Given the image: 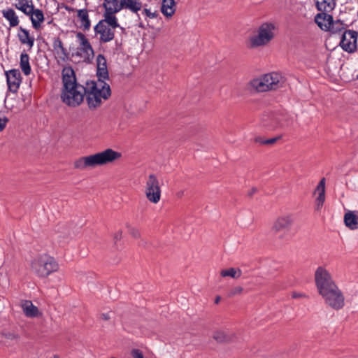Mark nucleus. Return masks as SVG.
Returning a JSON list of instances; mask_svg holds the SVG:
<instances>
[{"label":"nucleus","instance_id":"45","mask_svg":"<svg viewBox=\"0 0 358 358\" xmlns=\"http://www.w3.org/2000/svg\"><path fill=\"white\" fill-rule=\"evenodd\" d=\"M122 238V231H118L117 232H116L114 235V240L115 241H118V240H120Z\"/></svg>","mask_w":358,"mask_h":358},{"label":"nucleus","instance_id":"47","mask_svg":"<svg viewBox=\"0 0 358 358\" xmlns=\"http://www.w3.org/2000/svg\"><path fill=\"white\" fill-rule=\"evenodd\" d=\"M257 192V189L256 187H252L249 192L248 195L250 196H252L254 194H255Z\"/></svg>","mask_w":358,"mask_h":358},{"label":"nucleus","instance_id":"3","mask_svg":"<svg viewBox=\"0 0 358 358\" xmlns=\"http://www.w3.org/2000/svg\"><path fill=\"white\" fill-rule=\"evenodd\" d=\"M283 81V77L278 72H271L251 80L247 85L251 92H264L277 89Z\"/></svg>","mask_w":358,"mask_h":358},{"label":"nucleus","instance_id":"2","mask_svg":"<svg viewBox=\"0 0 358 358\" xmlns=\"http://www.w3.org/2000/svg\"><path fill=\"white\" fill-rule=\"evenodd\" d=\"M121 153L110 148L94 155L82 157L74 162V168L85 170L87 168H93L96 166L107 164L121 157Z\"/></svg>","mask_w":358,"mask_h":358},{"label":"nucleus","instance_id":"41","mask_svg":"<svg viewBox=\"0 0 358 358\" xmlns=\"http://www.w3.org/2000/svg\"><path fill=\"white\" fill-rule=\"evenodd\" d=\"M127 227L129 229V234L134 238H138L140 236V232L139 231L134 227H131L129 225H127Z\"/></svg>","mask_w":358,"mask_h":358},{"label":"nucleus","instance_id":"21","mask_svg":"<svg viewBox=\"0 0 358 358\" xmlns=\"http://www.w3.org/2000/svg\"><path fill=\"white\" fill-rule=\"evenodd\" d=\"M317 190L318 191V196L315 199V209L316 210H320L322 207L324 202L325 201V180L322 178L317 187Z\"/></svg>","mask_w":358,"mask_h":358},{"label":"nucleus","instance_id":"12","mask_svg":"<svg viewBox=\"0 0 358 358\" xmlns=\"http://www.w3.org/2000/svg\"><path fill=\"white\" fill-rule=\"evenodd\" d=\"M87 89L96 92V96H99L103 101L108 99L111 95V90L110 86L101 85L99 86L95 83L94 80H87L85 83Z\"/></svg>","mask_w":358,"mask_h":358},{"label":"nucleus","instance_id":"9","mask_svg":"<svg viewBox=\"0 0 358 358\" xmlns=\"http://www.w3.org/2000/svg\"><path fill=\"white\" fill-rule=\"evenodd\" d=\"M357 31L354 30H345L342 34L339 45L344 51L349 53L354 52L357 47Z\"/></svg>","mask_w":358,"mask_h":358},{"label":"nucleus","instance_id":"49","mask_svg":"<svg viewBox=\"0 0 358 358\" xmlns=\"http://www.w3.org/2000/svg\"><path fill=\"white\" fill-rule=\"evenodd\" d=\"M220 301V296H217L216 299H215V303H218Z\"/></svg>","mask_w":358,"mask_h":358},{"label":"nucleus","instance_id":"22","mask_svg":"<svg viewBox=\"0 0 358 358\" xmlns=\"http://www.w3.org/2000/svg\"><path fill=\"white\" fill-rule=\"evenodd\" d=\"M122 10L126 9L131 13H138L142 9L141 0H121Z\"/></svg>","mask_w":358,"mask_h":358},{"label":"nucleus","instance_id":"34","mask_svg":"<svg viewBox=\"0 0 358 358\" xmlns=\"http://www.w3.org/2000/svg\"><path fill=\"white\" fill-rule=\"evenodd\" d=\"M241 274L242 271L241 269H236L234 268L222 270L220 272V275L222 277H231L235 279L240 278Z\"/></svg>","mask_w":358,"mask_h":358},{"label":"nucleus","instance_id":"40","mask_svg":"<svg viewBox=\"0 0 358 358\" xmlns=\"http://www.w3.org/2000/svg\"><path fill=\"white\" fill-rule=\"evenodd\" d=\"M243 288L240 286L233 288L229 293V296H234L236 294H239L242 292Z\"/></svg>","mask_w":358,"mask_h":358},{"label":"nucleus","instance_id":"50","mask_svg":"<svg viewBox=\"0 0 358 358\" xmlns=\"http://www.w3.org/2000/svg\"><path fill=\"white\" fill-rule=\"evenodd\" d=\"M54 358H59V357L57 355H55Z\"/></svg>","mask_w":358,"mask_h":358},{"label":"nucleus","instance_id":"25","mask_svg":"<svg viewBox=\"0 0 358 358\" xmlns=\"http://www.w3.org/2000/svg\"><path fill=\"white\" fill-rule=\"evenodd\" d=\"M234 337V334L229 331L218 330L213 334V338L219 343L229 342L232 341Z\"/></svg>","mask_w":358,"mask_h":358},{"label":"nucleus","instance_id":"17","mask_svg":"<svg viewBox=\"0 0 358 358\" xmlns=\"http://www.w3.org/2000/svg\"><path fill=\"white\" fill-rule=\"evenodd\" d=\"M31 13L27 15V16L30 17V20L32 24V27L38 30L41 27V23L44 21V15L41 10L38 8H34L33 7L32 10L30 12Z\"/></svg>","mask_w":358,"mask_h":358},{"label":"nucleus","instance_id":"5","mask_svg":"<svg viewBox=\"0 0 358 358\" xmlns=\"http://www.w3.org/2000/svg\"><path fill=\"white\" fill-rule=\"evenodd\" d=\"M275 26L271 22L262 24L257 30V34L250 38L251 48H257L268 44L274 37Z\"/></svg>","mask_w":358,"mask_h":358},{"label":"nucleus","instance_id":"51","mask_svg":"<svg viewBox=\"0 0 358 358\" xmlns=\"http://www.w3.org/2000/svg\"><path fill=\"white\" fill-rule=\"evenodd\" d=\"M357 79H358V75L357 76Z\"/></svg>","mask_w":358,"mask_h":358},{"label":"nucleus","instance_id":"44","mask_svg":"<svg viewBox=\"0 0 358 358\" xmlns=\"http://www.w3.org/2000/svg\"><path fill=\"white\" fill-rule=\"evenodd\" d=\"M293 299H297L300 297H306V296L302 293L294 292L292 295Z\"/></svg>","mask_w":358,"mask_h":358},{"label":"nucleus","instance_id":"23","mask_svg":"<svg viewBox=\"0 0 358 358\" xmlns=\"http://www.w3.org/2000/svg\"><path fill=\"white\" fill-rule=\"evenodd\" d=\"M104 13H117L122 10L121 0H104Z\"/></svg>","mask_w":358,"mask_h":358},{"label":"nucleus","instance_id":"36","mask_svg":"<svg viewBox=\"0 0 358 358\" xmlns=\"http://www.w3.org/2000/svg\"><path fill=\"white\" fill-rule=\"evenodd\" d=\"M141 15L143 16L149 17L150 19H154V18H156L157 17V11H155H155H152L150 9H148V8H144L141 11Z\"/></svg>","mask_w":358,"mask_h":358},{"label":"nucleus","instance_id":"10","mask_svg":"<svg viewBox=\"0 0 358 358\" xmlns=\"http://www.w3.org/2000/svg\"><path fill=\"white\" fill-rule=\"evenodd\" d=\"M5 75L8 90L13 93L17 92L22 83L20 69H10L5 71Z\"/></svg>","mask_w":358,"mask_h":358},{"label":"nucleus","instance_id":"8","mask_svg":"<svg viewBox=\"0 0 358 358\" xmlns=\"http://www.w3.org/2000/svg\"><path fill=\"white\" fill-rule=\"evenodd\" d=\"M145 194L147 199L153 203H157L160 200L161 189L159 180L154 174H150L146 181Z\"/></svg>","mask_w":358,"mask_h":358},{"label":"nucleus","instance_id":"13","mask_svg":"<svg viewBox=\"0 0 358 358\" xmlns=\"http://www.w3.org/2000/svg\"><path fill=\"white\" fill-rule=\"evenodd\" d=\"M329 12H322L315 17V21L321 29L324 31L331 30L333 24V17L328 14Z\"/></svg>","mask_w":358,"mask_h":358},{"label":"nucleus","instance_id":"20","mask_svg":"<svg viewBox=\"0 0 358 358\" xmlns=\"http://www.w3.org/2000/svg\"><path fill=\"white\" fill-rule=\"evenodd\" d=\"M3 17L8 22L10 27H17L20 23V20L15 11L10 8H7L1 10Z\"/></svg>","mask_w":358,"mask_h":358},{"label":"nucleus","instance_id":"42","mask_svg":"<svg viewBox=\"0 0 358 358\" xmlns=\"http://www.w3.org/2000/svg\"><path fill=\"white\" fill-rule=\"evenodd\" d=\"M131 354L134 358H144L142 352L138 349H133Z\"/></svg>","mask_w":358,"mask_h":358},{"label":"nucleus","instance_id":"33","mask_svg":"<svg viewBox=\"0 0 358 358\" xmlns=\"http://www.w3.org/2000/svg\"><path fill=\"white\" fill-rule=\"evenodd\" d=\"M14 6L19 10L22 11L26 15L30 14L34 5L29 4V0H16Z\"/></svg>","mask_w":358,"mask_h":358},{"label":"nucleus","instance_id":"43","mask_svg":"<svg viewBox=\"0 0 358 358\" xmlns=\"http://www.w3.org/2000/svg\"><path fill=\"white\" fill-rule=\"evenodd\" d=\"M8 122V119L6 117L3 118L0 117V131H3L6 127L7 122Z\"/></svg>","mask_w":358,"mask_h":358},{"label":"nucleus","instance_id":"48","mask_svg":"<svg viewBox=\"0 0 358 358\" xmlns=\"http://www.w3.org/2000/svg\"><path fill=\"white\" fill-rule=\"evenodd\" d=\"M22 70V71L24 72V73L27 76V75H29L31 73V69H21Z\"/></svg>","mask_w":358,"mask_h":358},{"label":"nucleus","instance_id":"18","mask_svg":"<svg viewBox=\"0 0 358 358\" xmlns=\"http://www.w3.org/2000/svg\"><path fill=\"white\" fill-rule=\"evenodd\" d=\"M293 223L292 216L290 215H283L278 217L273 224V229L278 231L284 229H289Z\"/></svg>","mask_w":358,"mask_h":358},{"label":"nucleus","instance_id":"29","mask_svg":"<svg viewBox=\"0 0 358 358\" xmlns=\"http://www.w3.org/2000/svg\"><path fill=\"white\" fill-rule=\"evenodd\" d=\"M344 222L345 225L350 229L355 230L358 229V215L354 212L349 211L344 215Z\"/></svg>","mask_w":358,"mask_h":358},{"label":"nucleus","instance_id":"4","mask_svg":"<svg viewBox=\"0 0 358 358\" xmlns=\"http://www.w3.org/2000/svg\"><path fill=\"white\" fill-rule=\"evenodd\" d=\"M59 268V264L55 259L44 254L35 258L31 262V269L39 278H46Z\"/></svg>","mask_w":358,"mask_h":358},{"label":"nucleus","instance_id":"31","mask_svg":"<svg viewBox=\"0 0 358 358\" xmlns=\"http://www.w3.org/2000/svg\"><path fill=\"white\" fill-rule=\"evenodd\" d=\"M77 16L80 22V27L86 31L90 28V20L89 19L88 12L86 9H80L78 10Z\"/></svg>","mask_w":358,"mask_h":358},{"label":"nucleus","instance_id":"6","mask_svg":"<svg viewBox=\"0 0 358 358\" xmlns=\"http://www.w3.org/2000/svg\"><path fill=\"white\" fill-rule=\"evenodd\" d=\"M315 282L320 295L332 288H336V286L329 271L322 266H319L316 269Z\"/></svg>","mask_w":358,"mask_h":358},{"label":"nucleus","instance_id":"32","mask_svg":"<svg viewBox=\"0 0 358 358\" xmlns=\"http://www.w3.org/2000/svg\"><path fill=\"white\" fill-rule=\"evenodd\" d=\"M97 81L95 83L99 85L110 86L106 82L109 80V73L108 69H96Z\"/></svg>","mask_w":358,"mask_h":358},{"label":"nucleus","instance_id":"46","mask_svg":"<svg viewBox=\"0 0 358 358\" xmlns=\"http://www.w3.org/2000/svg\"><path fill=\"white\" fill-rule=\"evenodd\" d=\"M101 318L103 320H108L110 318V315L109 313H102L101 315Z\"/></svg>","mask_w":358,"mask_h":358},{"label":"nucleus","instance_id":"37","mask_svg":"<svg viewBox=\"0 0 358 358\" xmlns=\"http://www.w3.org/2000/svg\"><path fill=\"white\" fill-rule=\"evenodd\" d=\"M29 59L27 54L22 53L20 55V67H30Z\"/></svg>","mask_w":358,"mask_h":358},{"label":"nucleus","instance_id":"24","mask_svg":"<svg viewBox=\"0 0 358 358\" xmlns=\"http://www.w3.org/2000/svg\"><path fill=\"white\" fill-rule=\"evenodd\" d=\"M322 71L319 73L322 76L327 77L330 80L336 82L340 78L342 80H345V78L341 77V71L343 69H321Z\"/></svg>","mask_w":358,"mask_h":358},{"label":"nucleus","instance_id":"39","mask_svg":"<svg viewBox=\"0 0 358 358\" xmlns=\"http://www.w3.org/2000/svg\"><path fill=\"white\" fill-rule=\"evenodd\" d=\"M2 336L9 340H17L19 338L18 334H16L13 332H3L2 333Z\"/></svg>","mask_w":358,"mask_h":358},{"label":"nucleus","instance_id":"38","mask_svg":"<svg viewBox=\"0 0 358 358\" xmlns=\"http://www.w3.org/2000/svg\"><path fill=\"white\" fill-rule=\"evenodd\" d=\"M96 67H106V59L103 55H99L96 57Z\"/></svg>","mask_w":358,"mask_h":358},{"label":"nucleus","instance_id":"14","mask_svg":"<svg viewBox=\"0 0 358 358\" xmlns=\"http://www.w3.org/2000/svg\"><path fill=\"white\" fill-rule=\"evenodd\" d=\"M53 50L58 60L65 61L69 56L67 50L64 48L63 43L59 37H55L53 39Z\"/></svg>","mask_w":358,"mask_h":358},{"label":"nucleus","instance_id":"27","mask_svg":"<svg viewBox=\"0 0 358 358\" xmlns=\"http://www.w3.org/2000/svg\"><path fill=\"white\" fill-rule=\"evenodd\" d=\"M336 0H315L317 8L322 12L332 11L336 5Z\"/></svg>","mask_w":358,"mask_h":358},{"label":"nucleus","instance_id":"15","mask_svg":"<svg viewBox=\"0 0 358 358\" xmlns=\"http://www.w3.org/2000/svg\"><path fill=\"white\" fill-rule=\"evenodd\" d=\"M76 38L79 41L80 47L79 50L81 52L85 54L87 58H90L91 55H93L94 50L92 45L88 41L86 36L81 32L76 34Z\"/></svg>","mask_w":358,"mask_h":358},{"label":"nucleus","instance_id":"28","mask_svg":"<svg viewBox=\"0 0 358 358\" xmlns=\"http://www.w3.org/2000/svg\"><path fill=\"white\" fill-rule=\"evenodd\" d=\"M115 14L116 13H103V19L101 20L99 22H103L105 25L115 29L120 27Z\"/></svg>","mask_w":358,"mask_h":358},{"label":"nucleus","instance_id":"26","mask_svg":"<svg viewBox=\"0 0 358 358\" xmlns=\"http://www.w3.org/2000/svg\"><path fill=\"white\" fill-rule=\"evenodd\" d=\"M161 11L166 17H171L176 11L174 0H162Z\"/></svg>","mask_w":358,"mask_h":358},{"label":"nucleus","instance_id":"52","mask_svg":"<svg viewBox=\"0 0 358 358\" xmlns=\"http://www.w3.org/2000/svg\"><path fill=\"white\" fill-rule=\"evenodd\" d=\"M111 358H115V357H111Z\"/></svg>","mask_w":358,"mask_h":358},{"label":"nucleus","instance_id":"16","mask_svg":"<svg viewBox=\"0 0 358 358\" xmlns=\"http://www.w3.org/2000/svg\"><path fill=\"white\" fill-rule=\"evenodd\" d=\"M85 96H86V101L87 106L90 110H94L98 107H99L102 101H103L99 96H96V92H94L92 90H88L87 89V85H85Z\"/></svg>","mask_w":358,"mask_h":358},{"label":"nucleus","instance_id":"19","mask_svg":"<svg viewBox=\"0 0 358 358\" xmlns=\"http://www.w3.org/2000/svg\"><path fill=\"white\" fill-rule=\"evenodd\" d=\"M17 37L22 44L27 45L29 48L33 47L35 39L34 36H30L29 31L26 29L20 27Z\"/></svg>","mask_w":358,"mask_h":358},{"label":"nucleus","instance_id":"35","mask_svg":"<svg viewBox=\"0 0 358 358\" xmlns=\"http://www.w3.org/2000/svg\"><path fill=\"white\" fill-rule=\"evenodd\" d=\"M281 138V136H278L276 137L271 138L268 139H263L261 137H257L256 138V142L259 143L262 145H272L277 142Z\"/></svg>","mask_w":358,"mask_h":358},{"label":"nucleus","instance_id":"1","mask_svg":"<svg viewBox=\"0 0 358 358\" xmlns=\"http://www.w3.org/2000/svg\"><path fill=\"white\" fill-rule=\"evenodd\" d=\"M62 102L71 107L80 105L86 92L85 86L77 83L74 69H62Z\"/></svg>","mask_w":358,"mask_h":358},{"label":"nucleus","instance_id":"30","mask_svg":"<svg viewBox=\"0 0 358 358\" xmlns=\"http://www.w3.org/2000/svg\"><path fill=\"white\" fill-rule=\"evenodd\" d=\"M23 312L27 317H35L38 315V309L31 301H24L22 305Z\"/></svg>","mask_w":358,"mask_h":358},{"label":"nucleus","instance_id":"11","mask_svg":"<svg viewBox=\"0 0 358 358\" xmlns=\"http://www.w3.org/2000/svg\"><path fill=\"white\" fill-rule=\"evenodd\" d=\"M95 36H99L101 43L111 41L115 36V29L99 22L94 27Z\"/></svg>","mask_w":358,"mask_h":358},{"label":"nucleus","instance_id":"7","mask_svg":"<svg viewBox=\"0 0 358 358\" xmlns=\"http://www.w3.org/2000/svg\"><path fill=\"white\" fill-rule=\"evenodd\" d=\"M325 303L334 310H340L345 305V298L338 286L321 294Z\"/></svg>","mask_w":358,"mask_h":358}]
</instances>
